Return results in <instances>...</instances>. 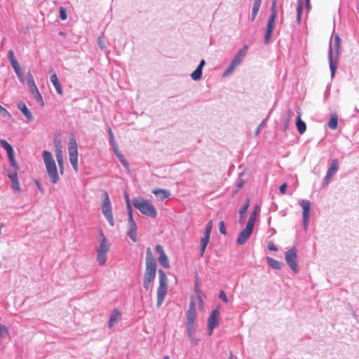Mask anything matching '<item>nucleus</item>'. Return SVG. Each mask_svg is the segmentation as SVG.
Listing matches in <instances>:
<instances>
[{"label": "nucleus", "mask_w": 359, "mask_h": 359, "mask_svg": "<svg viewBox=\"0 0 359 359\" xmlns=\"http://www.w3.org/2000/svg\"><path fill=\"white\" fill-rule=\"evenodd\" d=\"M156 272V263L150 248L147 249L146 270L144 276V287L151 290L152 283L155 278Z\"/></svg>", "instance_id": "obj_1"}, {"label": "nucleus", "mask_w": 359, "mask_h": 359, "mask_svg": "<svg viewBox=\"0 0 359 359\" xmlns=\"http://www.w3.org/2000/svg\"><path fill=\"white\" fill-rule=\"evenodd\" d=\"M132 203L133 206L142 214L151 218L157 217V210L149 200L144 198H135L133 200Z\"/></svg>", "instance_id": "obj_2"}, {"label": "nucleus", "mask_w": 359, "mask_h": 359, "mask_svg": "<svg viewBox=\"0 0 359 359\" xmlns=\"http://www.w3.org/2000/svg\"><path fill=\"white\" fill-rule=\"evenodd\" d=\"M43 160L46 166V172L53 184L58 182L60 177L57 172L56 163L52 154L48 151H43Z\"/></svg>", "instance_id": "obj_3"}, {"label": "nucleus", "mask_w": 359, "mask_h": 359, "mask_svg": "<svg viewBox=\"0 0 359 359\" xmlns=\"http://www.w3.org/2000/svg\"><path fill=\"white\" fill-rule=\"evenodd\" d=\"M109 248L110 246L107 243V238L102 233H101L100 243L95 248L97 252V261L99 265L103 266L105 264Z\"/></svg>", "instance_id": "obj_4"}, {"label": "nucleus", "mask_w": 359, "mask_h": 359, "mask_svg": "<svg viewBox=\"0 0 359 359\" xmlns=\"http://www.w3.org/2000/svg\"><path fill=\"white\" fill-rule=\"evenodd\" d=\"M159 286L157 290V306L160 307L167 294V276L163 270L158 271Z\"/></svg>", "instance_id": "obj_5"}, {"label": "nucleus", "mask_w": 359, "mask_h": 359, "mask_svg": "<svg viewBox=\"0 0 359 359\" xmlns=\"http://www.w3.org/2000/svg\"><path fill=\"white\" fill-rule=\"evenodd\" d=\"M68 153L69 161L76 172H79L78 146L74 137H71L69 141Z\"/></svg>", "instance_id": "obj_6"}, {"label": "nucleus", "mask_w": 359, "mask_h": 359, "mask_svg": "<svg viewBox=\"0 0 359 359\" xmlns=\"http://www.w3.org/2000/svg\"><path fill=\"white\" fill-rule=\"evenodd\" d=\"M104 197L103 203L102 205V211L109 224L113 226L114 225V219L112 213L111 203L106 191H102Z\"/></svg>", "instance_id": "obj_7"}, {"label": "nucleus", "mask_w": 359, "mask_h": 359, "mask_svg": "<svg viewBox=\"0 0 359 359\" xmlns=\"http://www.w3.org/2000/svg\"><path fill=\"white\" fill-rule=\"evenodd\" d=\"M27 84L29 88L31 94L33 95L36 101L38 102L41 106H43L44 103L42 96L35 84L33 76L32 75L31 72L27 74Z\"/></svg>", "instance_id": "obj_8"}, {"label": "nucleus", "mask_w": 359, "mask_h": 359, "mask_svg": "<svg viewBox=\"0 0 359 359\" xmlns=\"http://www.w3.org/2000/svg\"><path fill=\"white\" fill-rule=\"evenodd\" d=\"M248 49V46H245L238 52L236 55L232 60L230 65L226 70L224 74H229L231 73L234 70L236 67L238 66L241 63L243 59L245 57L247 54Z\"/></svg>", "instance_id": "obj_9"}, {"label": "nucleus", "mask_w": 359, "mask_h": 359, "mask_svg": "<svg viewBox=\"0 0 359 359\" xmlns=\"http://www.w3.org/2000/svg\"><path fill=\"white\" fill-rule=\"evenodd\" d=\"M285 261L295 273L298 271L297 250L294 247L285 253Z\"/></svg>", "instance_id": "obj_10"}, {"label": "nucleus", "mask_w": 359, "mask_h": 359, "mask_svg": "<svg viewBox=\"0 0 359 359\" xmlns=\"http://www.w3.org/2000/svg\"><path fill=\"white\" fill-rule=\"evenodd\" d=\"M212 228V221L210 220L205 226L203 236L202 237V238L201 240V244H200V245H201L200 246L201 257L203 256L206 246L209 243Z\"/></svg>", "instance_id": "obj_11"}, {"label": "nucleus", "mask_w": 359, "mask_h": 359, "mask_svg": "<svg viewBox=\"0 0 359 359\" xmlns=\"http://www.w3.org/2000/svg\"><path fill=\"white\" fill-rule=\"evenodd\" d=\"M220 312L218 309H214L210 315L208 320V334L212 335L213 330L218 326Z\"/></svg>", "instance_id": "obj_12"}, {"label": "nucleus", "mask_w": 359, "mask_h": 359, "mask_svg": "<svg viewBox=\"0 0 359 359\" xmlns=\"http://www.w3.org/2000/svg\"><path fill=\"white\" fill-rule=\"evenodd\" d=\"M0 144L6 151L8 159H9V161L11 162V164L13 166V168L15 170H18L19 167H18V163H17V162L15 161V155H14V151H13L12 146L9 143H8L6 140H0Z\"/></svg>", "instance_id": "obj_13"}, {"label": "nucleus", "mask_w": 359, "mask_h": 359, "mask_svg": "<svg viewBox=\"0 0 359 359\" xmlns=\"http://www.w3.org/2000/svg\"><path fill=\"white\" fill-rule=\"evenodd\" d=\"M55 154L59 165V170L61 175L64 172V159H63V151L62 145L60 141H57L55 143Z\"/></svg>", "instance_id": "obj_14"}, {"label": "nucleus", "mask_w": 359, "mask_h": 359, "mask_svg": "<svg viewBox=\"0 0 359 359\" xmlns=\"http://www.w3.org/2000/svg\"><path fill=\"white\" fill-rule=\"evenodd\" d=\"M300 205L303 209L302 216L304 227L306 228L310 216V210H311V203L308 200H302L300 202Z\"/></svg>", "instance_id": "obj_15"}, {"label": "nucleus", "mask_w": 359, "mask_h": 359, "mask_svg": "<svg viewBox=\"0 0 359 359\" xmlns=\"http://www.w3.org/2000/svg\"><path fill=\"white\" fill-rule=\"evenodd\" d=\"M339 165V161L337 158H334L332 161L331 165L327 171L326 176L325 177V186H327L332 177H334Z\"/></svg>", "instance_id": "obj_16"}, {"label": "nucleus", "mask_w": 359, "mask_h": 359, "mask_svg": "<svg viewBox=\"0 0 359 359\" xmlns=\"http://www.w3.org/2000/svg\"><path fill=\"white\" fill-rule=\"evenodd\" d=\"M253 229V226L247 224L245 228L239 233L237 238V244H244L252 234Z\"/></svg>", "instance_id": "obj_17"}, {"label": "nucleus", "mask_w": 359, "mask_h": 359, "mask_svg": "<svg viewBox=\"0 0 359 359\" xmlns=\"http://www.w3.org/2000/svg\"><path fill=\"white\" fill-rule=\"evenodd\" d=\"M156 250L159 254L158 262L165 269L170 268L169 260L163 250V247L161 245H157L156 246Z\"/></svg>", "instance_id": "obj_18"}, {"label": "nucleus", "mask_w": 359, "mask_h": 359, "mask_svg": "<svg viewBox=\"0 0 359 359\" xmlns=\"http://www.w3.org/2000/svg\"><path fill=\"white\" fill-rule=\"evenodd\" d=\"M276 18L270 17L266 27V31L264 36V43H268L271 39V34L273 33L274 26H275V20Z\"/></svg>", "instance_id": "obj_19"}, {"label": "nucleus", "mask_w": 359, "mask_h": 359, "mask_svg": "<svg viewBox=\"0 0 359 359\" xmlns=\"http://www.w3.org/2000/svg\"><path fill=\"white\" fill-rule=\"evenodd\" d=\"M128 235L133 242H136L137 241V225L134 219H128Z\"/></svg>", "instance_id": "obj_20"}, {"label": "nucleus", "mask_w": 359, "mask_h": 359, "mask_svg": "<svg viewBox=\"0 0 359 359\" xmlns=\"http://www.w3.org/2000/svg\"><path fill=\"white\" fill-rule=\"evenodd\" d=\"M151 193L156 196L160 200L163 201L168 198L170 195L169 191L163 189H155L151 191Z\"/></svg>", "instance_id": "obj_21"}, {"label": "nucleus", "mask_w": 359, "mask_h": 359, "mask_svg": "<svg viewBox=\"0 0 359 359\" xmlns=\"http://www.w3.org/2000/svg\"><path fill=\"white\" fill-rule=\"evenodd\" d=\"M18 109L22 112L29 121H33L31 111L28 109L25 102H20L18 104Z\"/></svg>", "instance_id": "obj_22"}, {"label": "nucleus", "mask_w": 359, "mask_h": 359, "mask_svg": "<svg viewBox=\"0 0 359 359\" xmlns=\"http://www.w3.org/2000/svg\"><path fill=\"white\" fill-rule=\"evenodd\" d=\"M50 79L51 83L54 86L57 93L60 95H62L63 94V91H62V86H61V85L60 83V81L58 80V78H57V75L55 74H52L50 76Z\"/></svg>", "instance_id": "obj_23"}, {"label": "nucleus", "mask_w": 359, "mask_h": 359, "mask_svg": "<svg viewBox=\"0 0 359 359\" xmlns=\"http://www.w3.org/2000/svg\"><path fill=\"white\" fill-rule=\"evenodd\" d=\"M333 55V49L330 46V50H329V64H330V69H331V76H332V77L334 76L335 71L337 69V65H336V62H334V60H333V55Z\"/></svg>", "instance_id": "obj_24"}, {"label": "nucleus", "mask_w": 359, "mask_h": 359, "mask_svg": "<svg viewBox=\"0 0 359 359\" xmlns=\"http://www.w3.org/2000/svg\"><path fill=\"white\" fill-rule=\"evenodd\" d=\"M261 4H262V0H254L252 11V17H251L252 22H253L255 20V19L256 18V17L258 14V12L259 11Z\"/></svg>", "instance_id": "obj_25"}, {"label": "nucleus", "mask_w": 359, "mask_h": 359, "mask_svg": "<svg viewBox=\"0 0 359 359\" xmlns=\"http://www.w3.org/2000/svg\"><path fill=\"white\" fill-rule=\"evenodd\" d=\"M341 46V39L339 36L336 34L334 36V50L335 52L336 57H338L340 53Z\"/></svg>", "instance_id": "obj_26"}, {"label": "nucleus", "mask_w": 359, "mask_h": 359, "mask_svg": "<svg viewBox=\"0 0 359 359\" xmlns=\"http://www.w3.org/2000/svg\"><path fill=\"white\" fill-rule=\"evenodd\" d=\"M257 211H258V206H256L255 208V210L251 212L250 217L248 219L247 224L255 226V222L257 217Z\"/></svg>", "instance_id": "obj_27"}, {"label": "nucleus", "mask_w": 359, "mask_h": 359, "mask_svg": "<svg viewBox=\"0 0 359 359\" xmlns=\"http://www.w3.org/2000/svg\"><path fill=\"white\" fill-rule=\"evenodd\" d=\"M297 128L300 134H303L306 129V123L301 119V116L299 114L297 120Z\"/></svg>", "instance_id": "obj_28"}, {"label": "nucleus", "mask_w": 359, "mask_h": 359, "mask_svg": "<svg viewBox=\"0 0 359 359\" xmlns=\"http://www.w3.org/2000/svg\"><path fill=\"white\" fill-rule=\"evenodd\" d=\"M121 316V313L117 309H114L113 311L112 315L110 317L109 322V327H112L115 323V322L117 320V319Z\"/></svg>", "instance_id": "obj_29"}, {"label": "nucleus", "mask_w": 359, "mask_h": 359, "mask_svg": "<svg viewBox=\"0 0 359 359\" xmlns=\"http://www.w3.org/2000/svg\"><path fill=\"white\" fill-rule=\"evenodd\" d=\"M268 264L274 269H280L281 268V263L273 258L267 257Z\"/></svg>", "instance_id": "obj_30"}, {"label": "nucleus", "mask_w": 359, "mask_h": 359, "mask_svg": "<svg viewBox=\"0 0 359 359\" xmlns=\"http://www.w3.org/2000/svg\"><path fill=\"white\" fill-rule=\"evenodd\" d=\"M250 201L249 198H248L245 203V204H243L241 207V208L240 209V211H239V216H240V219H243V218L245 216V214L250 205Z\"/></svg>", "instance_id": "obj_31"}, {"label": "nucleus", "mask_w": 359, "mask_h": 359, "mask_svg": "<svg viewBox=\"0 0 359 359\" xmlns=\"http://www.w3.org/2000/svg\"><path fill=\"white\" fill-rule=\"evenodd\" d=\"M302 8H303V1L302 0H299L297 2V20L298 23L300 22L302 14Z\"/></svg>", "instance_id": "obj_32"}, {"label": "nucleus", "mask_w": 359, "mask_h": 359, "mask_svg": "<svg viewBox=\"0 0 359 359\" xmlns=\"http://www.w3.org/2000/svg\"><path fill=\"white\" fill-rule=\"evenodd\" d=\"M196 312H187V324H195Z\"/></svg>", "instance_id": "obj_33"}, {"label": "nucleus", "mask_w": 359, "mask_h": 359, "mask_svg": "<svg viewBox=\"0 0 359 359\" xmlns=\"http://www.w3.org/2000/svg\"><path fill=\"white\" fill-rule=\"evenodd\" d=\"M337 117L336 116H332L328 121V127L330 129L334 130L337 127Z\"/></svg>", "instance_id": "obj_34"}, {"label": "nucleus", "mask_w": 359, "mask_h": 359, "mask_svg": "<svg viewBox=\"0 0 359 359\" xmlns=\"http://www.w3.org/2000/svg\"><path fill=\"white\" fill-rule=\"evenodd\" d=\"M202 70L196 68L191 74V77L194 81H198L201 78Z\"/></svg>", "instance_id": "obj_35"}, {"label": "nucleus", "mask_w": 359, "mask_h": 359, "mask_svg": "<svg viewBox=\"0 0 359 359\" xmlns=\"http://www.w3.org/2000/svg\"><path fill=\"white\" fill-rule=\"evenodd\" d=\"M9 332L6 326L0 323V338L8 336Z\"/></svg>", "instance_id": "obj_36"}, {"label": "nucleus", "mask_w": 359, "mask_h": 359, "mask_svg": "<svg viewBox=\"0 0 359 359\" xmlns=\"http://www.w3.org/2000/svg\"><path fill=\"white\" fill-rule=\"evenodd\" d=\"M188 337L193 340L194 334V324H187Z\"/></svg>", "instance_id": "obj_37"}, {"label": "nucleus", "mask_w": 359, "mask_h": 359, "mask_svg": "<svg viewBox=\"0 0 359 359\" xmlns=\"http://www.w3.org/2000/svg\"><path fill=\"white\" fill-rule=\"evenodd\" d=\"M116 154L119 161L123 164V165L129 171V165L126 159L124 158V156L122 154H119L117 151H116Z\"/></svg>", "instance_id": "obj_38"}, {"label": "nucleus", "mask_w": 359, "mask_h": 359, "mask_svg": "<svg viewBox=\"0 0 359 359\" xmlns=\"http://www.w3.org/2000/svg\"><path fill=\"white\" fill-rule=\"evenodd\" d=\"M15 72L16 73L18 78L21 83H25V82L27 83V76L26 77V79L24 78V73L21 69H20L18 72Z\"/></svg>", "instance_id": "obj_39"}, {"label": "nucleus", "mask_w": 359, "mask_h": 359, "mask_svg": "<svg viewBox=\"0 0 359 359\" xmlns=\"http://www.w3.org/2000/svg\"><path fill=\"white\" fill-rule=\"evenodd\" d=\"M273 18L277 17V10H276V0H273L271 4V16Z\"/></svg>", "instance_id": "obj_40"}, {"label": "nucleus", "mask_w": 359, "mask_h": 359, "mask_svg": "<svg viewBox=\"0 0 359 359\" xmlns=\"http://www.w3.org/2000/svg\"><path fill=\"white\" fill-rule=\"evenodd\" d=\"M60 17L62 20H65L67 18L66 10L63 7H60Z\"/></svg>", "instance_id": "obj_41"}, {"label": "nucleus", "mask_w": 359, "mask_h": 359, "mask_svg": "<svg viewBox=\"0 0 359 359\" xmlns=\"http://www.w3.org/2000/svg\"><path fill=\"white\" fill-rule=\"evenodd\" d=\"M219 232L223 234V235H226V228H225V224L224 222V221H220L219 223Z\"/></svg>", "instance_id": "obj_42"}, {"label": "nucleus", "mask_w": 359, "mask_h": 359, "mask_svg": "<svg viewBox=\"0 0 359 359\" xmlns=\"http://www.w3.org/2000/svg\"><path fill=\"white\" fill-rule=\"evenodd\" d=\"M12 188H13V190H15L17 192H20V183L18 182V180H16V181L12 182Z\"/></svg>", "instance_id": "obj_43"}, {"label": "nucleus", "mask_w": 359, "mask_h": 359, "mask_svg": "<svg viewBox=\"0 0 359 359\" xmlns=\"http://www.w3.org/2000/svg\"><path fill=\"white\" fill-rule=\"evenodd\" d=\"M0 115L2 116H10V114L6 109L0 104Z\"/></svg>", "instance_id": "obj_44"}, {"label": "nucleus", "mask_w": 359, "mask_h": 359, "mask_svg": "<svg viewBox=\"0 0 359 359\" xmlns=\"http://www.w3.org/2000/svg\"><path fill=\"white\" fill-rule=\"evenodd\" d=\"M219 298L224 301L225 303H228L229 302V299L225 294V292L223 291V290H221L219 292Z\"/></svg>", "instance_id": "obj_45"}, {"label": "nucleus", "mask_w": 359, "mask_h": 359, "mask_svg": "<svg viewBox=\"0 0 359 359\" xmlns=\"http://www.w3.org/2000/svg\"><path fill=\"white\" fill-rule=\"evenodd\" d=\"M126 208H127V212H128V219H134L133 216L131 204H128V205H126Z\"/></svg>", "instance_id": "obj_46"}, {"label": "nucleus", "mask_w": 359, "mask_h": 359, "mask_svg": "<svg viewBox=\"0 0 359 359\" xmlns=\"http://www.w3.org/2000/svg\"><path fill=\"white\" fill-rule=\"evenodd\" d=\"M267 248H268V249H269V250H271V251H274V252H276V251H277V250H278V249H277V248L276 247L275 244H274L272 241H269V242L268 243Z\"/></svg>", "instance_id": "obj_47"}, {"label": "nucleus", "mask_w": 359, "mask_h": 359, "mask_svg": "<svg viewBox=\"0 0 359 359\" xmlns=\"http://www.w3.org/2000/svg\"><path fill=\"white\" fill-rule=\"evenodd\" d=\"M11 65L12 67L13 68V69L15 70V72H18L20 69H21L20 66L17 60L11 62Z\"/></svg>", "instance_id": "obj_48"}, {"label": "nucleus", "mask_w": 359, "mask_h": 359, "mask_svg": "<svg viewBox=\"0 0 359 359\" xmlns=\"http://www.w3.org/2000/svg\"><path fill=\"white\" fill-rule=\"evenodd\" d=\"M8 177L11 179V182L18 180L17 170H15L13 172L10 173Z\"/></svg>", "instance_id": "obj_49"}, {"label": "nucleus", "mask_w": 359, "mask_h": 359, "mask_svg": "<svg viewBox=\"0 0 359 359\" xmlns=\"http://www.w3.org/2000/svg\"><path fill=\"white\" fill-rule=\"evenodd\" d=\"M8 58H9L10 62H12L16 60L15 55H14V52L12 50L8 51Z\"/></svg>", "instance_id": "obj_50"}, {"label": "nucleus", "mask_w": 359, "mask_h": 359, "mask_svg": "<svg viewBox=\"0 0 359 359\" xmlns=\"http://www.w3.org/2000/svg\"><path fill=\"white\" fill-rule=\"evenodd\" d=\"M194 290L196 294H201L198 282H196L194 285Z\"/></svg>", "instance_id": "obj_51"}, {"label": "nucleus", "mask_w": 359, "mask_h": 359, "mask_svg": "<svg viewBox=\"0 0 359 359\" xmlns=\"http://www.w3.org/2000/svg\"><path fill=\"white\" fill-rule=\"evenodd\" d=\"M287 187V184L286 183H283L279 188L280 192L283 194H285Z\"/></svg>", "instance_id": "obj_52"}, {"label": "nucleus", "mask_w": 359, "mask_h": 359, "mask_svg": "<svg viewBox=\"0 0 359 359\" xmlns=\"http://www.w3.org/2000/svg\"><path fill=\"white\" fill-rule=\"evenodd\" d=\"M35 183L38 187V189L40 191L41 193H43V189L42 187V185L40 183V182L38 180H35Z\"/></svg>", "instance_id": "obj_53"}, {"label": "nucleus", "mask_w": 359, "mask_h": 359, "mask_svg": "<svg viewBox=\"0 0 359 359\" xmlns=\"http://www.w3.org/2000/svg\"><path fill=\"white\" fill-rule=\"evenodd\" d=\"M189 308H196V302L193 297L190 300Z\"/></svg>", "instance_id": "obj_54"}, {"label": "nucleus", "mask_w": 359, "mask_h": 359, "mask_svg": "<svg viewBox=\"0 0 359 359\" xmlns=\"http://www.w3.org/2000/svg\"><path fill=\"white\" fill-rule=\"evenodd\" d=\"M205 64V60H202L200 62V63H199V65H198V67H197V68H198V69H200L203 70V67H204Z\"/></svg>", "instance_id": "obj_55"}, {"label": "nucleus", "mask_w": 359, "mask_h": 359, "mask_svg": "<svg viewBox=\"0 0 359 359\" xmlns=\"http://www.w3.org/2000/svg\"><path fill=\"white\" fill-rule=\"evenodd\" d=\"M197 299L198 300V303L202 306L203 304V298L201 297V294H196Z\"/></svg>", "instance_id": "obj_56"}, {"label": "nucleus", "mask_w": 359, "mask_h": 359, "mask_svg": "<svg viewBox=\"0 0 359 359\" xmlns=\"http://www.w3.org/2000/svg\"><path fill=\"white\" fill-rule=\"evenodd\" d=\"M125 199H126V205H128V204H131L130 198L127 194H125Z\"/></svg>", "instance_id": "obj_57"}, {"label": "nucleus", "mask_w": 359, "mask_h": 359, "mask_svg": "<svg viewBox=\"0 0 359 359\" xmlns=\"http://www.w3.org/2000/svg\"><path fill=\"white\" fill-rule=\"evenodd\" d=\"M108 132H109L110 140L111 141L114 140V134H113L112 130H111V129L110 128L108 129Z\"/></svg>", "instance_id": "obj_58"}, {"label": "nucleus", "mask_w": 359, "mask_h": 359, "mask_svg": "<svg viewBox=\"0 0 359 359\" xmlns=\"http://www.w3.org/2000/svg\"><path fill=\"white\" fill-rule=\"evenodd\" d=\"M260 128H261V126H259L256 128V130H255V136L258 135H259V133H260Z\"/></svg>", "instance_id": "obj_59"}, {"label": "nucleus", "mask_w": 359, "mask_h": 359, "mask_svg": "<svg viewBox=\"0 0 359 359\" xmlns=\"http://www.w3.org/2000/svg\"><path fill=\"white\" fill-rule=\"evenodd\" d=\"M187 312H196V308H189Z\"/></svg>", "instance_id": "obj_60"}, {"label": "nucleus", "mask_w": 359, "mask_h": 359, "mask_svg": "<svg viewBox=\"0 0 359 359\" xmlns=\"http://www.w3.org/2000/svg\"><path fill=\"white\" fill-rule=\"evenodd\" d=\"M306 1V6L307 8L310 6V0H305Z\"/></svg>", "instance_id": "obj_61"}, {"label": "nucleus", "mask_w": 359, "mask_h": 359, "mask_svg": "<svg viewBox=\"0 0 359 359\" xmlns=\"http://www.w3.org/2000/svg\"><path fill=\"white\" fill-rule=\"evenodd\" d=\"M228 359H233V354L231 353Z\"/></svg>", "instance_id": "obj_62"}, {"label": "nucleus", "mask_w": 359, "mask_h": 359, "mask_svg": "<svg viewBox=\"0 0 359 359\" xmlns=\"http://www.w3.org/2000/svg\"><path fill=\"white\" fill-rule=\"evenodd\" d=\"M163 359H170V358H169V356L165 355V356L163 357Z\"/></svg>", "instance_id": "obj_63"}, {"label": "nucleus", "mask_w": 359, "mask_h": 359, "mask_svg": "<svg viewBox=\"0 0 359 359\" xmlns=\"http://www.w3.org/2000/svg\"><path fill=\"white\" fill-rule=\"evenodd\" d=\"M243 186V183H241L238 185V188H241Z\"/></svg>", "instance_id": "obj_64"}]
</instances>
